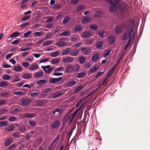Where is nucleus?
Masks as SVG:
<instances>
[{
  "label": "nucleus",
  "mask_w": 150,
  "mask_h": 150,
  "mask_svg": "<svg viewBox=\"0 0 150 150\" xmlns=\"http://www.w3.org/2000/svg\"><path fill=\"white\" fill-rule=\"evenodd\" d=\"M91 36V33L88 31H86L84 32L82 34V37L84 38H89Z\"/></svg>",
  "instance_id": "nucleus-13"
},
{
  "label": "nucleus",
  "mask_w": 150,
  "mask_h": 150,
  "mask_svg": "<svg viewBox=\"0 0 150 150\" xmlns=\"http://www.w3.org/2000/svg\"><path fill=\"white\" fill-rule=\"evenodd\" d=\"M13 94L15 95L20 96L24 94L23 93L22 91H15L13 92Z\"/></svg>",
  "instance_id": "nucleus-53"
},
{
  "label": "nucleus",
  "mask_w": 150,
  "mask_h": 150,
  "mask_svg": "<svg viewBox=\"0 0 150 150\" xmlns=\"http://www.w3.org/2000/svg\"><path fill=\"white\" fill-rule=\"evenodd\" d=\"M59 61V60L58 59H53L51 60V63L53 64H56L58 63Z\"/></svg>",
  "instance_id": "nucleus-43"
},
{
  "label": "nucleus",
  "mask_w": 150,
  "mask_h": 150,
  "mask_svg": "<svg viewBox=\"0 0 150 150\" xmlns=\"http://www.w3.org/2000/svg\"><path fill=\"white\" fill-rule=\"evenodd\" d=\"M60 124L59 120H56L54 121L51 125V127L53 129H57L59 127Z\"/></svg>",
  "instance_id": "nucleus-6"
},
{
  "label": "nucleus",
  "mask_w": 150,
  "mask_h": 150,
  "mask_svg": "<svg viewBox=\"0 0 150 150\" xmlns=\"http://www.w3.org/2000/svg\"><path fill=\"white\" fill-rule=\"evenodd\" d=\"M114 68H112L110 70V71H109L108 73V76H110L112 75V73L115 70H114Z\"/></svg>",
  "instance_id": "nucleus-61"
},
{
  "label": "nucleus",
  "mask_w": 150,
  "mask_h": 150,
  "mask_svg": "<svg viewBox=\"0 0 150 150\" xmlns=\"http://www.w3.org/2000/svg\"><path fill=\"white\" fill-rule=\"evenodd\" d=\"M71 34V33L70 31H65L62 32L60 34V35L62 36H69Z\"/></svg>",
  "instance_id": "nucleus-24"
},
{
  "label": "nucleus",
  "mask_w": 150,
  "mask_h": 150,
  "mask_svg": "<svg viewBox=\"0 0 150 150\" xmlns=\"http://www.w3.org/2000/svg\"><path fill=\"white\" fill-rule=\"evenodd\" d=\"M32 32L31 31H29L27 32L24 34V37L26 38L28 37V36L32 33Z\"/></svg>",
  "instance_id": "nucleus-58"
},
{
  "label": "nucleus",
  "mask_w": 150,
  "mask_h": 150,
  "mask_svg": "<svg viewBox=\"0 0 150 150\" xmlns=\"http://www.w3.org/2000/svg\"><path fill=\"white\" fill-rule=\"evenodd\" d=\"M81 68L80 65L76 64L74 65H70L65 68V70L67 72L71 73L72 72H76Z\"/></svg>",
  "instance_id": "nucleus-2"
},
{
  "label": "nucleus",
  "mask_w": 150,
  "mask_h": 150,
  "mask_svg": "<svg viewBox=\"0 0 150 150\" xmlns=\"http://www.w3.org/2000/svg\"><path fill=\"white\" fill-rule=\"evenodd\" d=\"M8 125V122L6 121H4L0 122V127L6 126Z\"/></svg>",
  "instance_id": "nucleus-44"
},
{
  "label": "nucleus",
  "mask_w": 150,
  "mask_h": 150,
  "mask_svg": "<svg viewBox=\"0 0 150 150\" xmlns=\"http://www.w3.org/2000/svg\"><path fill=\"white\" fill-rule=\"evenodd\" d=\"M78 60L81 64H83L86 61V59L83 56H81L78 58Z\"/></svg>",
  "instance_id": "nucleus-37"
},
{
  "label": "nucleus",
  "mask_w": 150,
  "mask_h": 150,
  "mask_svg": "<svg viewBox=\"0 0 150 150\" xmlns=\"http://www.w3.org/2000/svg\"><path fill=\"white\" fill-rule=\"evenodd\" d=\"M29 25V23H28L26 22L21 25L20 27L21 28H23L28 25Z\"/></svg>",
  "instance_id": "nucleus-64"
},
{
  "label": "nucleus",
  "mask_w": 150,
  "mask_h": 150,
  "mask_svg": "<svg viewBox=\"0 0 150 150\" xmlns=\"http://www.w3.org/2000/svg\"><path fill=\"white\" fill-rule=\"evenodd\" d=\"M20 35V33L18 32H15L11 34L10 35V37L11 38L17 37Z\"/></svg>",
  "instance_id": "nucleus-39"
},
{
  "label": "nucleus",
  "mask_w": 150,
  "mask_h": 150,
  "mask_svg": "<svg viewBox=\"0 0 150 150\" xmlns=\"http://www.w3.org/2000/svg\"><path fill=\"white\" fill-rule=\"evenodd\" d=\"M38 65L36 64H32L30 67V69L32 71L36 70L38 68Z\"/></svg>",
  "instance_id": "nucleus-26"
},
{
  "label": "nucleus",
  "mask_w": 150,
  "mask_h": 150,
  "mask_svg": "<svg viewBox=\"0 0 150 150\" xmlns=\"http://www.w3.org/2000/svg\"><path fill=\"white\" fill-rule=\"evenodd\" d=\"M73 60V59L72 57H68L64 59L62 62L65 63H69L71 62Z\"/></svg>",
  "instance_id": "nucleus-14"
},
{
  "label": "nucleus",
  "mask_w": 150,
  "mask_h": 150,
  "mask_svg": "<svg viewBox=\"0 0 150 150\" xmlns=\"http://www.w3.org/2000/svg\"><path fill=\"white\" fill-rule=\"evenodd\" d=\"M89 28L92 30H96L98 28V26L94 24H91L89 26Z\"/></svg>",
  "instance_id": "nucleus-34"
},
{
  "label": "nucleus",
  "mask_w": 150,
  "mask_h": 150,
  "mask_svg": "<svg viewBox=\"0 0 150 150\" xmlns=\"http://www.w3.org/2000/svg\"><path fill=\"white\" fill-rule=\"evenodd\" d=\"M64 68L62 67H60L55 69L54 70L55 72L63 71H64Z\"/></svg>",
  "instance_id": "nucleus-52"
},
{
  "label": "nucleus",
  "mask_w": 150,
  "mask_h": 150,
  "mask_svg": "<svg viewBox=\"0 0 150 150\" xmlns=\"http://www.w3.org/2000/svg\"><path fill=\"white\" fill-rule=\"evenodd\" d=\"M111 51V50L109 49L106 50L104 53V56L105 57H106L108 56L110 54Z\"/></svg>",
  "instance_id": "nucleus-38"
},
{
  "label": "nucleus",
  "mask_w": 150,
  "mask_h": 150,
  "mask_svg": "<svg viewBox=\"0 0 150 150\" xmlns=\"http://www.w3.org/2000/svg\"><path fill=\"white\" fill-rule=\"evenodd\" d=\"M79 54V51L77 49H74L72 51L70 50V55L71 56H76Z\"/></svg>",
  "instance_id": "nucleus-19"
},
{
  "label": "nucleus",
  "mask_w": 150,
  "mask_h": 150,
  "mask_svg": "<svg viewBox=\"0 0 150 150\" xmlns=\"http://www.w3.org/2000/svg\"><path fill=\"white\" fill-rule=\"evenodd\" d=\"M30 18V17L29 16H25L21 18V21H25L28 20Z\"/></svg>",
  "instance_id": "nucleus-63"
},
{
  "label": "nucleus",
  "mask_w": 150,
  "mask_h": 150,
  "mask_svg": "<svg viewBox=\"0 0 150 150\" xmlns=\"http://www.w3.org/2000/svg\"><path fill=\"white\" fill-rule=\"evenodd\" d=\"M71 18L69 16H66L65 17L63 21V23L64 24L67 23L70 21Z\"/></svg>",
  "instance_id": "nucleus-30"
},
{
  "label": "nucleus",
  "mask_w": 150,
  "mask_h": 150,
  "mask_svg": "<svg viewBox=\"0 0 150 150\" xmlns=\"http://www.w3.org/2000/svg\"><path fill=\"white\" fill-rule=\"evenodd\" d=\"M63 111V110L62 109L57 108L53 110L52 112L53 114L54 115L56 112H58L59 115H60L62 113Z\"/></svg>",
  "instance_id": "nucleus-23"
},
{
  "label": "nucleus",
  "mask_w": 150,
  "mask_h": 150,
  "mask_svg": "<svg viewBox=\"0 0 150 150\" xmlns=\"http://www.w3.org/2000/svg\"><path fill=\"white\" fill-rule=\"evenodd\" d=\"M91 20V19L90 18H84L82 19V22L83 23H87L90 21Z\"/></svg>",
  "instance_id": "nucleus-29"
},
{
  "label": "nucleus",
  "mask_w": 150,
  "mask_h": 150,
  "mask_svg": "<svg viewBox=\"0 0 150 150\" xmlns=\"http://www.w3.org/2000/svg\"><path fill=\"white\" fill-rule=\"evenodd\" d=\"M62 93L58 91L56 92V93L54 94V98H57L60 96H61L62 95Z\"/></svg>",
  "instance_id": "nucleus-49"
},
{
  "label": "nucleus",
  "mask_w": 150,
  "mask_h": 150,
  "mask_svg": "<svg viewBox=\"0 0 150 150\" xmlns=\"http://www.w3.org/2000/svg\"><path fill=\"white\" fill-rule=\"evenodd\" d=\"M31 103L30 100L22 99L21 100V103L22 105H28Z\"/></svg>",
  "instance_id": "nucleus-15"
},
{
  "label": "nucleus",
  "mask_w": 150,
  "mask_h": 150,
  "mask_svg": "<svg viewBox=\"0 0 150 150\" xmlns=\"http://www.w3.org/2000/svg\"><path fill=\"white\" fill-rule=\"evenodd\" d=\"M2 78L3 79L8 80L11 78V77H10L8 75L6 74L3 75Z\"/></svg>",
  "instance_id": "nucleus-47"
},
{
  "label": "nucleus",
  "mask_w": 150,
  "mask_h": 150,
  "mask_svg": "<svg viewBox=\"0 0 150 150\" xmlns=\"http://www.w3.org/2000/svg\"><path fill=\"white\" fill-rule=\"evenodd\" d=\"M82 45V43L81 42H79L77 44H76L73 46V47H74L76 48H78L80 47Z\"/></svg>",
  "instance_id": "nucleus-62"
},
{
  "label": "nucleus",
  "mask_w": 150,
  "mask_h": 150,
  "mask_svg": "<svg viewBox=\"0 0 150 150\" xmlns=\"http://www.w3.org/2000/svg\"><path fill=\"white\" fill-rule=\"evenodd\" d=\"M110 11L111 12L116 11L117 10V5L116 4H111L109 9Z\"/></svg>",
  "instance_id": "nucleus-12"
},
{
  "label": "nucleus",
  "mask_w": 150,
  "mask_h": 150,
  "mask_svg": "<svg viewBox=\"0 0 150 150\" xmlns=\"http://www.w3.org/2000/svg\"><path fill=\"white\" fill-rule=\"evenodd\" d=\"M41 68L43 69L45 72L47 74L50 73L52 72V70L54 69L53 68L51 67L49 65L41 66Z\"/></svg>",
  "instance_id": "nucleus-4"
},
{
  "label": "nucleus",
  "mask_w": 150,
  "mask_h": 150,
  "mask_svg": "<svg viewBox=\"0 0 150 150\" xmlns=\"http://www.w3.org/2000/svg\"><path fill=\"white\" fill-rule=\"evenodd\" d=\"M85 75V72L84 71L77 73L76 77L79 78H82Z\"/></svg>",
  "instance_id": "nucleus-32"
},
{
  "label": "nucleus",
  "mask_w": 150,
  "mask_h": 150,
  "mask_svg": "<svg viewBox=\"0 0 150 150\" xmlns=\"http://www.w3.org/2000/svg\"><path fill=\"white\" fill-rule=\"evenodd\" d=\"M60 53L59 52L56 51L52 52L51 54V56L53 57H56L60 55Z\"/></svg>",
  "instance_id": "nucleus-31"
},
{
  "label": "nucleus",
  "mask_w": 150,
  "mask_h": 150,
  "mask_svg": "<svg viewBox=\"0 0 150 150\" xmlns=\"http://www.w3.org/2000/svg\"><path fill=\"white\" fill-rule=\"evenodd\" d=\"M95 15L96 16L101 17L103 15V13L100 11H98L95 13Z\"/></svg>",
  "instance_id": "nucleus-48"
},
{
  "label": "nucleus",
  "mask_w": 150,
  "mask_h": 150,
  "mask_svg": "<svg viewBox=\"0 0 150 150\" xmlns=\"http://www.w3.org/2000/svg\"><path fill=\"white\" fill-rule=\"evenodd\" d=\"M17 120L16 118L14 116L12 117L9 118L8 119V121L9 122H14L16 121Z\"/></svg>",
  "instance_id": "nucleus-59"
},
{
  "label": "nucleus",
  "mask_w": 150,
  "mask_h": 150,
  "mask_svg": "<svg viewBox=\"0 0 150 150\" xmlns=\"http://www.w3.org/2000/svg\"><path fill=\"white\" fill-rule=\"evenodd\" d=\"M7 127V128L6 129V130L7 131H11L13 130L14 129V127L13 125H11Z\"/></svg>",
  "instance_id": "nucleus-55"
},
{
  "label": "nucleus",
  "mask_w": 150,
  "mask_h": 150,
  "mask_svg": "<svg viewBox=\"0 0 150 150\" xmlns=\"http://www.w3.org/2000/svg\"><path fill=\"white\" fill-rule=\"evenodd\" d=\"M115 38L113 35H111L108 37L107 38V42L109 44H112L114 43L115 42Z\"/></svg>",
  "instance_id": "nucleus-10"
},
{
  "label": "nucleus",
  "mask_w": 150,
  "mask_h": 150,
  "mask_svg": "<svg viewBox=\"0 0 150 150\" xmlns=\"http://www.w3.org/2000/svg\"><path fill=\"white\" fill-rule=\"evenodd\" d=\"M82 51V53L84 55H88L91 52V49L90 47H87L83 48L80 49Z\"/></svg>",
  "instance_id": "nucleus-5"
},
{
  "label": "nucleus",
  "mask_w": 150,
  "mask_h": 150,
  "mask_svg": "<svg viewBox=\"0 0 150 150\" xmlns=\"http://www.w3.org/2000/svg\"><path fill=\"white\" fill-rule=\"evenodd\" d=\"M76 82L74 80H72L68 82L67 84V86L68 87L73 86L75 85Z\"/></svg>",
  "instance_id": "nucleus-18"
},
{
  "label": "nucleus",
  "mask_w": 150,
  "mask_h": 150,
  "mask_svg": "<svg viewBox=\"0 0 150 150\" xmlns=\"http://www.w3.org/2000/svg\"><path fill=\"white\" fill-rule=\"evenodd\" d=\"M22 67L21 66H18L16 67H15L14 68V70L17 71H19L21 69Z\"/></svg>",
  "instance_id": "nucleus-51"
},
{
  "label": "nucleus",
  "mask_w": 150,
  "mask_h": 150,
  "mask_svg": "<svg viewBox=\"0 0 150 150\" xmlns=\"http://www.w3.org/2000/svg\"><path fill=\"white\" fill-rule=\"evenodd\" d=\"M43 75V72L42 71H38L36 72L34 75V76L35 78H37L42 77Z\"/></svg>",
  "instance_id": "nucleus-17"
},
{
  "label": "nucleus",
  "mask_w": 150,
  "mask_h": 150,
  "mask_svg": "<svg viewBox=\"0 0 150 150\" xmlns=\"http://www.w3.org/2000/svg\"><path fill=\"white\" fill-rule=\"evenodd\" d=\"M84 6L83 5H79L77 6L76 9L77 11H80L84 8Z\"/></svg>",
  "instance_id": "nucleus-56"
},
{
  "label": "nucleus",
  "mask_w": 150,
  "mask_h": 150,
  "mask_svg": "<svg viewBox=\"0 0 150 150\" xmlns=\"http://www.w3.org/2000/svg\"><path fill=\"white\" fill-rule=\"evenodd\" d=\"M85 102L83 103L82 105L77 110H76L75 111H74V112L71 114V115L72 116V117L71 118L70 120L69 123H71L73 119H74V117L76 115L77 113L80 110V109H81V108H82L83 105H84V104L85 103Z\"/></svg>",
  "instance_id": "nucleus-11"
},
{
  "label": "nucleus",
  "mask_w": 150,
  "mask_h": 150,
  "mask_svg": "<svg viewBox=\"0 0 150 150\" xmlns=\"http://www.w3.org/2000/svg\"><path fill=\"white\" fill-rule=\"evenodd\" d=\"M62 79V78L61 77L57 78H51L49 80V81L51 83H54L59 82Z\"/></svg>",
  "instance_id": "nucleus-9"
},
{
  "label": "nucleus",
  "mask_w": 150,
  "mask_h": 150,
  "mask_svg": "<svg viewBox=\"0 0 150 150\" xmlns=\"http://www.w3.org/2000/svg\"><path fill=\"white\" fill-rule=\"evenodd\" d=\"M99 54H94L91 58V60L92 61H96L98 58Z\"/></svg>",
  "instance_id": "nucleus-33"
},
{
  "label": "nucleus",
  "mask_w": 150,
  "mask_h": 150,
  "mask_svg": "<svg viewBox=\"0 0 150 150\" xmlns=\"http://www.w3.org/2000/svg\"><path fill=\"white\" fill-rule=\"evenodd\" d=\"M66 44L65 42L63 41H61L56 43V45L59 47H63Z\"/></svg>",
  "instance_id": "nucleus-45"
},
{
  "label": "nucleus",
  "mask_w": 150,
  "mask_h": 150,
  "mask_svg": "<svg viewBox=\"0 0 150 150\" xmlns=\"http://www.w3.org/2000/svg\"><path fill=\"white\" fill-rule=\"evenodd\" d=\"M38 145L40 144L42 142V139L40 138H38L35 141Z\"/></svg>",
  "instance_id": "nucleus-50"
},
{
  "label": "nucleus",
  "mask_w": 150,
  "mask_h": 150,
  "mask_svg": "<svg viewBox=\"0 0 150 150\" xmlns=\"http://www.w3.org/2000/svg\"><path fill=\"white\" fill-rule=\"evenodd\" d=\"M132 30L129 31H126L122 36V40H127L129 38L131 40L134 38L135 33L134 32H132Z\"/></svg>",
  "instance_id": "nucleus-3"
},
{
  "label": "nucleus",
  "mask_w": 150,
  "mask_h": 150,
  "mask_svg": "<svg viewBox=\"0 0 150 150\" xmlns=\"http://www.w3.org/2000/svg\"><path fill=\"white\" fill-rule=\"evenodd\" d=\"M99 69V67L98 66L94 67L93 68L89 70V72L90 71L91 73H93L97 71Z\"/></svg>",
  "instance_id": "nucleus-41"
},
{
  "label": "nucleus",
  "mask_w": 150,
  "mask_h": 150,
  "mask_svg": "<svg viewBox=\"0 0 150 150\" xmlns=\"http://www.w3.org/2000/svg\"><path fill=\"white\" fill-rule=\"evenodd\" d=\"M123 28L121 25H117L115 29V32L116 34H118L122 32Z\"/></svg>",
  "instance_id": "nucleus-7"
},
{
  "label": "nucleus",
  "mask_w": 150,
  "mask_h": 150,
  "mask_svg": "<svg viewBox=\"0 0 150 150\" xmlns=\"http://www.w3.org/2000/svg\"><path fill=\"white\" fill-rule=\"evenodd\" d=\"M103 45V42L102 41H100L97 42L96 44V48L101 49Z\"/></svg>",
  "instance_id": "nucleus-22"
},
{
  "label": "nucleus",
  "mask_w": 150,
  "mask_h": 150,
  "mask_svg": "<svg viewBox=\"0 0 150 150\" xmlns=\"http://www.w3.org/2000/svg\"><path fill=\"white\" fill-rule=\"evenodd\" d=\"M47 80L45 79H41L39 80L37 82V83L38 85L43 84L47 82Z\"/></svg>",
  "instance_id": "nucleus-36"
},
{
  "label": "nucleus",
  "mask_w": 150,
  "mask_h": 150,
  "mask_svg": "<svg viewBox=\"0 0 150 150\" xmlns=\"http://www.w3.org/2000/svg\"><path fill=\"white\" fill-rule=\"evenodd\" d=\"M71 48L69 47L67 48L64 50L62 52V55H65L69 53L70 54Z\"/></svg>",
  "instance_id": "nucleus-21"
},
{
  "label": "nucleus",
  "mask_w": 150,
  "mask_h": 150,
  "mask_svg": "<svg viewBox=\"0 0 150 150\" xmlns=\"http://www.w3.org/2000/svg\"><path fill=\"white\" fill-rule=\"evenodd\" d=\"M81 29V26L79 25H76L74 28V30L76 31H79Z\"/></svg>",
  "instance_id": "nucleus-46"
},
{
  "label": "nucleus",
  "mask_w": 150,
  "mask_h": 150,
  "mask_svg": "<svg viewBox=\"0 0 150 150\" xmlns=\"http://www.w3.org/2000/svg\"><path fill=\"white\" fill-rule=\"evenodd\" d=\"M104 71H99L95 75V77L96 78H98L101 76L104 73Z\"/></svg>",
  "instance_id": "nucleus-57"
},
{
  "label": "nucleus",
  "mask_w": 150,
  "mask_h": 150,
  "mask_svg": "<svg viewBox=\"0 0 150 150\" xmlns=\"http://www.w3.org/2000/svg\"><path fill=\"white\" fill-rule=\"evenodd\" d=\"M130 23L127 26L126 28L127 30L126 31H129L132 29V32H134L133 31V30L135 26V23L133 21H130Z\"/></svg>",
  "instance_id": "nucleus-8"
},
{
  "label": "nucleus",
  "mask_w": 150,
  "mask_h": 150,
  "mask_svg": "<svg viewBox=\"0 0 150 150\" xmlns=\"http://www.w3.org/2000/svg\"><path fill=\"white\" fill-rule=\"evenodd\" d=\"M79 37L78 35H74L71 38V40L73 42H76L78 40Z\"/></svg>",
  "instance_id": "nucleus-40"
},
{
  "label": "nucleus",
  "mask_w": 150,
  "mask_h": 150,
  "mask_svg": "<svg viewBox=\"0 0 150 150\" xmlns=\"http://www.w3.org/2000/svg\"><path fill=\"white\" fill-rule=\"evenodd\" d=\"M8 82L5 81L0 82V87H4L5 86H7L8 85Z\"/></svg>",
  "instance_id": "nucleus-35"
},
{
  "label": "nucleus",
  "mask_w": 150,
  "mask_h": 150,
  "mask_svg": "<svg viewBox=\"0 0 150 150\" xmlns=\"http://www.w3.org/2000/svg\"><path fill=\"white\" fill-rule=\"evenodd\" d=\"M25 127L23 125L19 126L18 130L20 131L23 132L25 130Z\"/></svg>",
  "instance_id": "nucleus-60"
},
{
  "label": "nucleus",
  "mask_w": 150,
  "mask_h": 150,
  "mask_svg": "<svg viewBox=\"0 0 150 150\" xmlns=\"http://www.w3.org/2000/svg\"><path fill=\"white\" fill-rule=\"evenodd\" d=\"M105 32L103 30H101L99 31L98 33V34L100 38H103L104 37V35Z\"/></svg>",
  "instance_id": "nucleus-42"
},
{
  "label": "nucleus",
  "mask_w": 150,
  "mask_h": 150,
  "mask_svg": "<svg viewBox=\"0 0 150 150\" xmlns=\"http://www.w3.org/2000/svg\"><path fill=\"white\" fill-rule=\"evenodd\" d=\"M117 8L121 14H123L129 10V7L127 3L124 1L120 2Z\"/></svg>",
  "instance_id": "nucleus-1"
},
{
  "label": "nucleus",
  "mask_w": 150,
  "mask_h": 150,
  "mask_svg": "<svg viewBox=\"0 0 150 150\" xmlns=\"http://www.w3.org/2000/svg\"><path fill=\"white\" fill-rule=\"evenodd\" d=\"M12 141L13 140L11 138H8L5 140L4 144L5 146H8L12 143Z\"/></svg>",
  "instance_id": "nucleus-25"
},
{
  "label": "nucleus",
  "mask_w": 150,
  "mask_h": 150,
  "mask_svg": "<svg viewBox=\"0 0 150 150\" xmlns=\"http://www.w3.org/2000/svg\"><path fill=\"white\" fill-rule=\"evenodd\" d=\"M94 40L92 38L85 40L84 42L86 45H91L94 43Z\"/></svg>",
  "instance_id": "nucleus-16"
},
{
  "label": "nucleus",
  "mask_w": 150,
  "mask_h": 150,
  "mask_svg": "<svg viewBox=\"0 0 150 150\" xmlns=\"http://www.w3.org/2000/svg\"><path fill=\"white\" fill-rule=\"evenodd\" d=\"M29 0H22V2L20 4V6L21 7L23 8L25 7L27 5V2L29 1Z\"/></svg>",
  "instance_id": "nucleus-20"
},
{
  "label": "nucleus",
  "mask_w": 150,
  "mask_h": 150,
  "mask_svg": "<svg viewBox=\"0 0 150 150\" xmlns=\"http://www.w3.org/2000/svg\"><path fill=\"white\" fill-rule=\"evenodd\" d=\"M83 87L82 85H80L78 87L76 88L74 90V93H76L81 91Z\"/></svg>",
  "instance_id": "nucleus-27"
},
{
  "label": "nucleus",
  "mask_w": 150,
  "mask_h": 150,
  "mask_svg": "<svg viewBox=\"0 0 150 150\" xmlns=\"http://www.w3.org/2000/svg\"><path fill=\"white\" fill-rule=\"evenodd\" d=\"M23 77L24 79H30L31 76L30 74L29 73L25 74L23 75Z\"/></svg>",
  "instance_id": "nucleus-54"
},
{
  "label": "nucleus",
  "mask_w": 150,
  "mask_h": 150,
  "mask_svg": "<svg viewBox=\"0 0 150 150\" xmlns=\"http://www.w3.org/2000/svg\"><path fill=\"white\" fill-rule=\"evenodd\" d=\"M72 117L71 115L69 114H67L64 118L63 120L64 122H67L68 121L70 118Z\"/></svg>",
  "instance_id": "nucleus-28"
}]
</instances>
